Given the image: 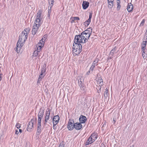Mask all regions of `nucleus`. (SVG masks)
<instances>
[{
    "mask_svg": "<svg viewBox=\"0 0 147 147\" xmlns=\"http://www.w3.org/2000/svg\"><path fill=\"white\" fill-rule=\"evenodd\" d=\"M42 12V10L40 9L37 13L36 20L35 21L32 31V34L33 35L36 34L42 22V19L41 17V14Z\"/></svg>",
    "mask_w": 147,
    "mask_h": 147,
    "instance_id": "obj_1",
    "label": "nucleus"
},
{
    "mask_svg": "<svg viewBox=\"0 0 147 147\" xmlns=\"http://www.w3.org/2000/svg\"><path fill=\"white\" fill-rule=\"evenodd\" d=\"M28 37V36L26 34H24L22 32V34L19 36V39L17 44V47L16 51L17 53H19L21 49V47L23 45L24 42Z\"/></svg>",
    "mask_w": 147,
    "mask_h": 147,
    "instance_id": "obj_2",
    "label": "nucleus"
},
{
    "mask_svg": "<svg viewBox=\"0 0 147 147\" xmlns=\"http://www.w3.org/2000/svg\"><path fill=\"white\" fill-rule=\"evenodd\" d=\"M83 36L81 34L80 35H76L74 41V43H76V42L77 43L78 42L81 43L86 42L87 41Z\"/></svg>",
    "mask_w": 147,
    "mask_h": 147,
    "instance_id": "obj_3",
    "label": "nucleus"
},
{
    "mask_svg": "<svg viewBox=\"0 0 147 147\" xmlns=\"http://www.w3.org/2000/svg\"><path fill=\"white\" fill-rule=\"evenodd\" d=\"M50 112L51 110L49 108H48L45 113V122L44 123V124L45 125L48 122V121L49 120Z\"/></svg>",
    "mask_w": 147,
    "mask_h": 147,
    "instance_id": "obj_4",
    "label": "nucleus"
},
{
    "mask_svg": "<svg viewBox=\"0 0 147 147\" xmlns=\"http://www.w3.org/2000/svg\"><path fill=\"white\" fill-rule=\"evenodd\" d=\"M82 47L81 45H79V48H78L77 49H73V52L74 55H79L80 52L82 51Z\"/></svg>",
    "mask_w": 147,
    "mask_h": 147,
    "instance_id": "obj_5",
    "label": "nucleus"
},
{
    "mask_svg": "<svg viewBox=\"0 0 147 147\" xmlns=\"http://www.w3.org/2000/svg\"><path fill=\"white\" fill-rule=\"evenodd\" d=\"M33 123L34 121L33 119H32L28 124V127L27 128L28 131H30V129L33 127Z\"/></svg>",
    "mask_w": 147,
    "mask_h": 147,
    "instance_id": "obj_6",
    "label": "nucleus"
},
{
    "mask_svg": "<svg viewBox=\"0 0 147 147\" xmlns=\"http://www.w3.org/2000/svg\"><path fill=\"white\" fill-rule=\"evenodd\" d=\"M59 115H56L53 118V123L54 125H56L59 122Z\"/></svg>",
    "mask_w": 147,
    "mask_h": 147,
    "instance_id": "obj_7",
    "label": "nucleus"
},
{
    "mask_svg": "<svg viewBox=\"0 0 147 147\" xmlns=\"http://www.w3.org/2000/svg\"><path fill=\"white\" fill-rule=\"evenodd\" d=\"M82 125L80 123H76L74 124V128L77 130H79L82 128Z\"/></svg>",
    "mask_w": 147,
    "mask_h": 147,
    "instance_id": "obj_8",
    "label": "nucleus"
},
{
    "mask_svg": "<svg viewBox=\"0 0 147 147\" xmlns=\"http://www.w3.org/2000/svg\"><path fill=\"white\" fill-rule=\"evenodd\" d=\"M79 120L81 123H83L86 121V118L85 116L81 115L79 118Z\"/></svg>",
    "mask_w": 147,
    "mask_h": 147,
    "instance_id": "obj_9",
    "label": "nucleus"
},
{
    "mask_svg": "<svg viewBox=\"0 0 147 147\" xmlns=\"http://www.w3.org/2000/svg\"><path fill=\"white\" fill-rule=\"evenodd\" d=\"M92 29L91 28H89L82 32L87 34V35H88V34L90 35L92 33Z\"/></svg>",
    "mask_w": 147,
    "mask_h": 147,
    "instance_id": "obj_10",
    "label": "nucleus"
},
{
    "mask_svg": "<svg viewBox=\"0 0 147 147\" xmlns=\"http://www.w3.org/2000/svg\"><path fill=\"white\" fill-rule=\"evenodd\" d=\"M89 3L88 2L84 1L82 3L83 8L84 9H86L89 5Z\"/></svg>",
    "mask_w": 147,
    "mask_h": 147,
    "instance_id": "obj_11",
    "label": "nucleus"
},
{
    "mask_svg": "<svg viewBox=\"0 0 147 147\" xmlns=\"http://www.w3.org/2000/svg\"><path fill=\"white\" fill-rule=\"evenodd\" d=\"M127 9L129 12H131L133 9V5L131 3H129L127 7Z\"/></svg>",
    "mask_w": 147,
    "mask_h": 147,
    "instance_id": "obj_12",
    "label": "nucleus"
},
{
    "mask_svg": "<svg viewBox=\"0 0 147 147\" xmlns=\"http://www.w3.org/2000/svg\"><path fill=\"white\" fill-rule=\"evenodd\" d=\"M81 34L83 36V37L85 38V39H86V40L87 41L89 39L90 35V34L87 35V34H85V33H84V32H82Z\"/></svg>",
    "mask_w": 147,
    "mask_h": 147,
    "instance_id": "obj_13",
    "label": "nucleus"
},
{
    "mask_svg": "<svg viewBox=\"0 0 147 147\" xmlns=\"http://www.w3.org/2000/svg\"><path fill=\"white\" fill-rule=\"evenodd\" d=\"M142 55L144 59L147 57V52L146 51V49L142 50Z\"/></svg>",
    "mask_w": 147,
    "mask_h": 147,
    "instance_id": "obj_14",
    "label": "nucleus"
},
{
    "mask_svg": "<svg viewBox=\"0 0 147 147\" xmlns=\"http://www.w3.org/2000/svg\"><path fill=\"white\" fill-rule=\"evenodd\" d=\"M80 18L79 17H72L70 18L71 23L72 24L75 22V20H80Z\"/></svg>",
    "mask_w": 147,
    "mask_h": 147,
    "instance_id": "obj_15",
    "label": "nucleus"
},
{
    "mask_svg": "<svg viewBox=\"0 0 147 147\" xmlns=\"http://www.w3.org/2000/svg\"><path fill=\"white\" fill-rule=\"evenodd\" d=\"M44 110L40 109V111L39 112L38 114V117H42L44 115Z\"/></svg>",
    "mask_w": 147,
    "mask_h": 147,
    "instance_id": "obj_16",
    "label": "nucleus"
},
{
    "mask_svg": "<svg viewBox=\"0 0 147 147\" xmlns=\"http://www.w3.org/2000/svg\"><path fill=\"white\" fill-rule=\"evenodd\" d=\"M81 45L80 43H79V42L76 43H73V46L72 47L73 49H77V48H79V45Z\"/></svg>",
    "mask_w": 147,
    "mask_h": 147,
    "instance_id": "obj_17",
    "label": "nucleus"
},
{
    "mask_svg": "<svg viewBox=\"0 0 147 147\" xmlns=\"http://www.w3.org/2000/svg\"><path fill=\"white\" fill-rule=\"evenodd\" d=\"M97 85H99V86H102V85L103 80L100 78H98V80L97 81Z\"/></svg>",
    "mask_w": 147,
    "mask_h": 147,
    "instance_id": "obj_18",
    "label": "nucleus"
},
{
    "mask_svg": "<svg viewBox=\"0 0 147 147\" xmlns=\"http://www.w3.org/2000/svg\"><path fill=\"white\" fill-rule=\"evenodd\" d=\"M41 132V125H37V133L39 135Z\"/></svg>",
    "mask_w": 147,
    "mask_h": 147,
    "instance_id": "obj_19",
    "label": "nucleus"
},
{
    "mask_svg": "<svg viewBox=\"0 0 147 147\" xmlns=\"http://www.w3.org/2000/svg\"><path fill=\"white\" fill-rule=\"evenodd\" d=\"M30 29L28 28H26L22 32L24 34H26L28 36V33L30 31Z\"/></svg>",
    "mask_w": 147,
    "mask_h": 147,
    "instance_id": "obj_20",
    "label": "nucleus"
},
{
    "mask_svg": "<svg viewBox=\"0 0 147 147\" xmlns=\"http://www.w3.org/2000/svg\"><path fill=\"white\" fill-rule=\"evenodd\" d=\"M52 7H51V6H49L48 7V18L49 19H50V14H51V8Z\"/></svg>",
    "mask_w": 147,
    "mask_h": 147,
    "instance_id": "obj_21",
    "label": "nucleus"
},
{
    "mask_svg": "<svg viewBox=\"0 0 147 147\" xmlns=\"http://www.w3.org/2000/svg\"><path fill=\"white\" fill-rule=\"evenodd\" d=\"M46 66V65L45 64H44V65H43V67L42 68L41 73V74H43V73H44L46 69L45 68V67Z\"/></svg>",
    "mask_w": 147,
    "mask_h": 147,
    "instance_id": "obj_22",
    "label": "nucleus"
},
{
    "mask_svg": "<svg viewBox=\"0 0 147 147\" xmlns=\"http://www.w3.org/2000/svg\"><path fill=\"white\" fill-rule=\"evenodd\" d=\"M116 51V47H115L111 51L109 55L113 56Z\"/></svg>",
    "mask_w": 147,
    "mask_h": 147,
    "instance_id": "obj_23",
    "label": "nucleus"
},
{
    "mask_svg": "<svg viewBox=\"0 0 147 147\" xmlns=\"http://www.w3.org/2000/svg\"><path fill=\"white\" fill-rule=\"evenodd\" d=\"M44 75H43V74H41L39 76L37 82V83H39L40 82V81L44 77Z\"/></svg>",
    "mask_w": 147,
    "mask_h": 147,
    "instance_id": "obj_24",
    "label": "nucleus"
},
{
    "mask_svg": "<svg viewBox=\"0 0 147 147\" xmlns=\"http://www.w3.org/2000/svg\"><path fill=\"white\" fill-rule=\"evenodd\" d=\"M121 1L120 0H117V9L119 10L121 7L120 5Z\"/></svg>",
    "mask_w": 147,
    "mask_h": 147,
    "instance_id": "obj_25",
    "label": "nucleus"
},
{
    "mask_svg": "<svg viewBox=\"0 0 147 147\" xmlns=\"http://www.w3.org/2000/svg\"><path fill=\"white\" fill-rule=\"evenodd\" d=\"M146 42H144L143 41L142 43V49L143 50V49H146V48H145V47L146 46Z\"/></svg>",
    "mask_w": 147,
    "mask_h": 147,
    "instance_id": "obj_26",
    "label": "nucleus"
},
{
    "mask_svg": "<svg viewBox=\"0 0 147 147\" xmlns=\"http://www.w3.org/2000/svg\"><path fill=\"white\" fill-rule=\"evenodd\" d=\"M99 59H96L95 60L93 61L92 65H94L95 66H97L98 65L97 63Z\"/></svg>",
    "mask_w": 147,
    "mask_h": 147,
    "instance_id": "obj_27",
    "label": "nucleus"
},
{
    "mask_svg": "<svg viewBox=\"0 0 147 147\" xmlns=\"http://www.w3.org/2000/svg\"><path fill=\"white\" fill-rule=\"evenodd\" d=\"M78 83L79 84V85L82 84L83 83H82V81H83V78H82V79H81V78H80V77H78Z\"/></svg>",
    "mask_w": 147,
    "mask_h": 147,
    "instance_id": "obj_28",
    "label": "nucleus"
},
{
    "mask_svg": "<svg viewBox=\"0 0 147 147\" xmlns=\"http://www.w3.org/2000/svg\"><path fill=\"white\" fill-rule=\"evenodd\" d=\"M74 124H75V123H74V120L70 119L68 122V125L69 126L70 125H74Z\"/></svg>",
    "mask_w": 147,
    "mask_h": 147,
    "instance_id": "obj_29",
    "label": "nucleus"
},
{
    "mask_svg": "<svg viewBox=\"0 0 147 147\" xmlns=\"http://www.w3.org/2000/svg\"><path fill=\"white\" fill-rule=\"evenodd\" d=\"M74 128V125H70L69 126L67 125V128L69 130H72Z\"/></svg>",
    "mask_w": 147,
    "mask_h": 147,
    "instance_id": "obj_30",
    "label": "nucleus"
},
{
    "mask_svg": "<svg viewBox=\"0 0 147 147\" xmlns=\"http://www.w3.org/2000/svg\"><path fill=\"white\" fill-rule=\"evenodd\" d=\"M105 90L104 92V96L106 98H107L108 96V91L107 89H105Z\"/></svg>",
    "mask_w": 147,
    "mask_h": 147,
    "instance_id": "obj_31",
    "label": "nucleus"
},
{
    "mask_svg": "<svg viewBox=\"0 0 147 147\" xmlns=\"http://www.w3.org/2000/svg\"><path fill=\"white\" fill-rule=\"evenodd\" d=\"M90 137L95 141L97 139V135L95 134H92Z\"/></svg>",
    "mask_w": 147,
    "mask_h": 147,
    "instance_id": "obj_32",
    "label": "nucleus"
},
{
    "mask_svg": "<svg viewBox=\"0 0 147 147\" xmlns=\"http://www.w3.org/2000/svg\"><path fill=\"white\" fill-rule=\"evenodd\" d=\"M54 0H49V6H51L52 7L53 5Z\"/></svg>",
    "mask_w": 147,
    "mask_h": 147,
    "instance_id": "obj_33",
    "label": "nucleus"
},
{
    "mask_svg": "<svg viewBox=\"0 0 147 147\" xmlns=\"http://www.w3.org/2000/svg\"><path fill=\"white\" fill-rule=\"evenodd\" d=\"M96 89L97 90V92L99 93L100 92V89L102 86H99V85H96Z\"/></svg>",
    "mask_w": 147,
    "mask_h": 147,
    "instance_id": "obj_34",
    "label": "nucleus"
},
{
    "mask_svg": "<svg viewBox=\"0 0 147 147\" xmlns=\"http://www.w3.org/2000/svg\"><path fill=\"white\" fill-rule=\"evenodd\" d=\"M39 53V51H35L34 52L33 55L36 57L38 55Z\"/></svg>",
    "mask_w": 147,
    "mask_h": 147,
    "instance_id": "obj_35",
    "label": "nucleus"
},
{
    "mask_svg": "<svg viewBox=\"0 0 147 147\" xmlns=\"http://www.w3.org/2000/svg\"><path fill=\"white\" fill-rule=\"evenodd\" d=\"M92 13H90L89 15V18L88 20L87 21L89 23H90L91 22V19L92 17Z\"/></svg>",
    "mask_w": 147,
    "mask_h": 147,
    "instance_id": "obj_36",
    "label": "nucleus"
},
{
    "mask_svg": "<svg viewBox=\"0 0 147 147\" xmlns=\"http://www.w3.org/2000/svg\"><path fill=\"white\" fill-rule=\"evenodd\" d=\"M79 86L82 90H85V87L83 84L79 85Z\"/></svg>",
    "mask_w": 147,
    "mask_h": 147,
    "instance_id": "obj_37",
    "label": "nucleus"
},
{
    "mask_svg": "<svg viewBox=\"0 0 147 147\" xmlns=\"http://www.w3.org/2000/svg\"><path fill=\"white\" fill-rule=\"evenodd\" d=\"M44 44V41H42V43H38L37 46H40L41 47H42Z\"/></svg>",
    "mask_w": 147,
    "mask_h": 147,
    "instance_id": "obj_38",
    "label": "nucleus"
},
{
    "mask_svg": "<svg viewBox=\"0 0 147 147\" xmlns=\"http://www.w3.org/2000/svg\"><path fill=\"white\" fill-rule=\"evenodd\" d=\"M90 23L88 22L87 21H86L84 23V24L85 27H87L88 26Z\"/></svg>",
    "mask_w": 147,
    "mask_h": 147,
    "instance_id": "obj_39",
    "label": "nucleus"
},
{
    "mask_svg": "<svg viewBox=\"0 0 147 147\" xmlns=\"http://www.w3.org/2000/svg\"><path fill=\"white\" fill-rule=\"evenodd\" d=\"M113 5V3H111L108 4V6L110 8H112Z\"/></svg>",
    "mask_w": 147,
    "mask_h": 147,
    "instance_id": "obj_40",
    "label": "nucleus"
},
{
    "mask_svg": "<svg viewBox=\"0 0 147 147\" xmlns=\"http://www.w3.org/2000/svg\"><path fill=\"white\" fill-rule=\"evenodd\" d=\"M88 139L92 143L95 141L90 136L89 138Z\"/></svg>",
    "mask_w": 147,
    "mask_h": 147,
    "instance_id": "obj_41",
    "label": "nucleus"
},
{
    "mask_svg": "<svg viewBox=\"0 0 147 147\" xmlns=\"http://www.w3.org/2000/svg\"><path fill=\"white\" fill-rule=\"evenodd\" d=\"M91 143H91V142L88 139V140H87V141H86V142L85 143V145H89V144H90Z\"/></svg>",
    "mask_w": 147,
    "mask_h": 147,
    "instance_id": "obj_42",
    "label": "nucleus"
},
{
    "mask_svg": "<svg viewBox=\"0 0 147 147\" xmlns=\"http://www.w3.org/2000/svg\"><path fill=\"white\" fill-rule=\"evenodd\" d=\"M95 67V66H94V65H92V66H91V67L90 68V70L91 71H92Z\"/></svg>",
    "mask_w": 147,
    "mask_h": 147,
    "instance_id": "obj_43",
    "label": "nucleus"
},
{
    "mask_svg": "<svg viewBox=\"0 0 147 147\" xmlns=\"http://www.w3.org/2000/svg\"><path fill=\"white\" fill-rule=\"evenodd\" d=\"M37 47V50L36 51H39V52H40V51L41 49L42 48V47H41L40 46H36V47Z\"/></svg>",
    "mask_w": 147,
    "mask_h": 147,
    "instance_id": "obj_44",
    "label": "nucleus"
},
{
    "mask_svg": "<svg viewBox=\"0 0 147 147\" xmlns=\"http://www.w3.org/2000/svg\"><path fill=\"white\" fill-rule=\"evenodd\" d=\"M144 22H145V20H144V19H143L140 24V26H143L144 24Z\"/></svg>",
    "mask_w": 147,
    "mask_h": 147,
    "instance_id": "obj_45",
    "label": "nucleus"
},
{
    "mask_svg": "<svg viewBox=\"0 0 147 147\" xmlns=\"http://www.w3.org/2000/svg\"><path fill=\"white\" fill-rule=\"evenodd\" d=\"M16 127L18 129H19L20 128V126L19 123H17L16 125Z\"/></svg>",
    "mask_w": 147,
    "mask_h": 147,
    "instance_id": "obj_46",
    "label": "nucleus"
},
{
    "mask_svg": "<svg viewBox=\"0 0 147 147\" xmlns=\"http://www.w3.org/2000/svg\"><path fill=\"white\" fill-rule=\"evenodd\" d=\"M114 0H108V4L111 3H113Z\"/></svg>",
    "mask_w": 147,
    "mask_h": 147,
    "instance_id": "obj_47",
    "label": "nucleus"
},
{
    "mask_svg": "<svg viewBox=\"0 0 147 147\" xmlns=\"http://www.w3.org/2000/svg\"><path fill=\"white\" fill-rule=\"evenodd\" d=\"M59 147H64V145L63 144L61 143L59 144Z\"/></svg>",
    "mask_w": 147,
    "mask_h": 147,
    "instance_id": "obj_48",
    "label": "nucleus"
},
{
    "mask_svg": "<svg viewBox=\"0 0 147 147\" xmlns=\"http://www.w3.org/2000/svg\"><path fill=\"white\" fill-rule=\"evenodd\" d=\"M113 121L114 122L113 123L115 124L116 121L117 119L116 118H113Z\"/></svg>",
    "mask_w": 147,
    "mask_h": 147,
    "instance_id": "obj_49",
    "label": "nucleus"
},
{
    "mask_svg": "<svg viewBox=\"0 0 147 147\" xmlns=\"http://www.w3.org/2000/svg\"><path fill=\"white\" fill-rule=\"evenodd\" d=\"M45 39H44L43 38H42L41 40L40 41V42L39 43H42V41H44L45 40Z\"/></svg>",
    "mask_w": 147,
    "mask_h": 147,
    "instance_id": "obj_50",
    "label": "nucleus"
},
{
    "mask_svg": "<svg viewBox=\"0 0 147 147\" xmlns=\"http://www.w3.org/2000/svg\"><path fill=\"white\" fill-rule=\"evenodd\" d=\"M42 117H38V121H41L42 119Z\"/></svg>",
    "mask_w": 147,
    "mask_h": 147,
    "instance_id": "obj_51",
    "label": "nucleus"
},
{
    "mask_svg": "<svg viewBox=\"0 0 147 147\" xmlns=\"http://www.w3.org/2000/svg\"><path fill=\"white\" fill-rule=\"evenodd\" d=\"M41 121H38V123L37 125H41Z\"/></svg>",
    "mask_w": 147,
    "mask_h": 147,
    "instance_id": "obj_52",
    "label": "nucleus"
},
{
    "mask_svg": "<svg viewBox=\"0 0 147 147\" xmlns=\"http://www.w3.org/2000/svg\"><path fill=\"white\" fill-rule=\"evenodd\" d=\"M144 37H145V38H146V40L145 41H144V42H146V43L147 42V35H146V34H145V36Z\"/></svg>",
    "mask_w": 147,
    "mask_h": 147,
    "instance_id": "obj_53",
    "label": "nucleus"
},
{
    "mask_svg": "<svg viewBox=\"0 0 147 147\" xmlns=\"http://www.w3.org/2000/svg\"><path fill=\"white\" fill-rule=\"evenodd\" d=\"M19 133V132L18 131V130H15V134H18Z\"/></svg>",
    "mask_w": 147,
    "mask_h": 147,
    "instance_id": "obj_54",
    "label": "nucleus"
},
{
    "mask_svg": "<svg viewBox=\"0 0 147 147\" xmlns=\"http://www.w3.org/2000/svg\"><path fill=\"white\" fill-rule=\"evenodd\" d=\"M2 75H3V74H0V81H1L2 79V78L1 76H2Z\"/></svg>",
    "mask_w": 147,
    "mask_h": 147,
    "instance_id": "obj_55",
    "label": "nucleus"
},
{
    "mask_svg": "<svg viewBox=\"0 0 147 147\" xmlns=\"http://www.w3.org/2000/svg\"><path fill=\"white\" fill-rule=\"evenodd\" d=\"M56 125H54L53 124V128L54 129H56V127H55Z\"/></svg>",
    "mask_w": 147,
    "mask_h": 147,
    "instance_id": "obj_56",
    "label": "nucleus"
},
{
    "mask_svg": "<svg viewBox=\"0 0 147 147\" xmlns=\"http://www.w3.org/2000/svg\"><path fill=\"white\" fill-rule=\"evenodd\" d=\"M19 132L20 133H21L22 132V130L21 129H19Z\"/></svg>",
    "mask_w": 147,
    "mask_h": 147,
    "instance_id": "obj_57",
    "label": "nucleus"
},
{
    "mask_svg": "<svg viewBox=\"0 0 147 147\" xmlns=\"http://www.w3.org/2000/svg\"><path fill=\"white\" fill-rule=\"evenodd\" d=\"M90 71H90V70L89 71H88V72H87V74H89V73H90Z\"/></svg>",
    "mask_w": 147,
    "mask_h": 147,
    "instance_id": "obj_58",
    "label": "nucleus"
},
{
    "mask_svg": "<svg viewBox=\"0 0 147 147\" xmlns=\"http://www.w3.org/2000/svg\"><path fill=\"white\" fill-rule=\"evenodd\" d=\"M104 145L103 144H101V147H104Z\"/></svg>",
    "mask_w": 147,
    "mask_h": 147,
    "instance_id": "obj_59",
    "label": "nucleus"
},
{
    "mask_svg": "<svg viewBox=\"0 0 147 147\" xmlns=\"http://www.w3.org/2000/svg\"><path fill=\"white\" fill-rule=\"evenodd\" d=\"M112 56H111L110 57H109L110 58V59H112V58L113 57Z\"/></svg>",
    "mask_w": 147,
    "mask_h": 147,
    "instance_id": "obj_60",
    "label": "nucleus"
},
{
    "mask_svg": "<svg viewBox=\"0 0 147 147\" xmlns=\"http://www.w3.org/2000/svg\"><path fill=\"white\" fill-rule=\"evenodd\" d=\"M130 147H134V145H132V146H130Z\"/></svg>",
    "mask_w": 147,
    "mask_h": 147,
    "instance_id": "obj_61",
    "label": "nucleus"
},
{
    "mask_svg": "<svg viewBox=\"0 0 147 147\" xmlns=\"http://www.w3.org/2000/svg\"><path fill=\"white\" fill-rule=\"evenodd\" d=\"M45 35L44 36V37L43 38H45Z\"/></svg>",
    "mask_w": 147,
    "mask_h": 147,
    "instance_id": "obj_62",
    "label": "nucleus"
}]
</instances>
